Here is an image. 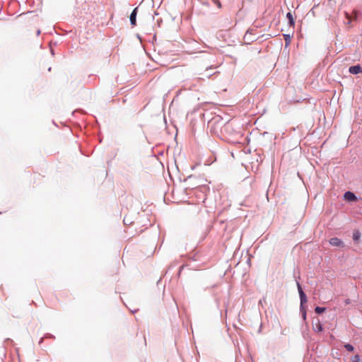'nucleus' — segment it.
I'll return each instance as SVG.
<instances>
[{"label": "nucleus", "instance_id": "1", "mask_svg": "<svg viewBox=\"0 0 362 362\" xmlns=\"http://www.w3.org/2000/svg\"><path fill=\"white\" fill-rule=\"evenodd\" d=\"M344 198L345 200H346L348 202H355L357 199L355 194L351 192H345L344 194Z\"/></svg>", "mask_w": 362, "mask_h": 362}, {"label": "nucleus", "instance_id": "2", "mask_svg": "<svg viewBox=\"0 0 362 362\" xmlns=\"http://www.w3.org/2000/svg\"><path fill=\"white\" fill-rule=\"evenodd\" d=\"M349 72L352 74H358L362 73V67L360 65L352 66L349 67Z\"/></svg>", "mask_w": 362, "mask_h": 362}, {"label": "nucleus", "instance_id": "3", "mask_svg": "<svg viewBox=\"0 0 362 362\" xmlns=\"http://www.w3.org/2000/svg\"><path fill=\"white\" fill-rule=\"evenodd\" d=\"M329 243L332 246L339 247L343 245V242L338 238H332L329 240Z\"/></svg>", "mask_w": 362, "mask_h": 362}, {"label": "nucleus", "instance_id": "4", "mask_svg": "<svg viewBox=\"0 0 362 362\" xmlns=\"http://www.w3.org/2000/svg\"><path fill=\"white\" fill-rule=\"evenodd\" d=\"M136 13H137V8H135L130 15V22L133 26L136 25Z\"/></svg>", "mask_w": 362, "mask_h": 362}, {"label": "nucleus", "instance_id": "5", "mask_svg": "<svg viewBox=\"0 0 362 362\" xmlns=\"http://www.w3.org/2000/svg\"><path fill=\"white\" fill-rule=\"evenodd\" d=\"M323 329L322 325L320 323V320H317V322L313 325V330L317 332H322Z\"/></svg>", "mask_w": 362, "mask_h": 362}, {"label": "nucleus", "instance_id": "6", "mask_svg": "<svg viewBox=\"0 0 362 362\" xmlns=\"http://www.w3.org/2000/svg\"><path fill=\"white\" fill-rule=\"evenodd\" d=\"M286 18L288 20V23H289L290 25L293 27L295 25V21H294L293 15L291 12L287 13Z\"/></svg>", "mask_w": 362, "mask_h": 362}, {"label": "nucleus", "instance_id": "7", "mask_svg": "<svg viewBox=\"0 0 362 362\" xmlns=\"http://www.w3.org/2000/svg\"><path fill=\"white\" fill-rule=\"evenodd\" d=\"M325 308H321V307H316L315 309V311L317 314H321L323 312H325Z\"/></svg>", "mask_w": 362, "mask_h": 362}, {"label": "nucleus", "instance_id": "8", "mask_svg": "<svg viewBox=\"0 0 362 362\" xmlns=\"http://www.w3.org/2000/svg\"><path fill=\"white\" fill-rule=\"evenodd\" d=\"M297 286L300 297L303 296V295H305L303 291L302 290L301 286L299 283H297Z\"/></svg>", "mask_w": 362, "mask_h": 362}, {"label": "nucleus", "instance_id": "9", "mask_svg": "<svg viewBox=\"0 0 362 362\" xmlns=\"http://www.w3.org/2000/svg\"><path fill=\"white\" fill-rule=\"evenodd\" d=\"M344 348H345L347 351H354V346H353L351 344H346L344 345Z\"/></svg>", "mask_w": 362, "mask_h": 362}, {"label": "nucleus", "instance_id": "10", "mask_svg": "<svg viewBox=\"0 0 362 362\" xmlns=\"http://www.w3.org/2000/svg\"><path fill=\"white\" fill-rule=\"evenodd\" d=\"M300 299L301 305L307 302V297L305 295H303V296H300Z\"/></svg>", "mask_w": 362, "mask_h": 362}, {"label": "nucleus", "instance_id": "11", "mask_svg": "<svg viewBox=\"0 0 362 362\" xmlns=\"http://www.w3.org/2000/svg\"><path fill=\"white\" fill-rule=\"evenodd\" d=\"M353 362H360L361 359L358 355H355L351 358Z\"/></svg>", "mask_w": 362, "mask_h": 362}, {"label": "nucleus", "instance_id": "12", "mask_svg": "<svg viewBox=\"0 0 362 362\" xmlns=\"http://www.w3.org/2000/svg\"><path fill=\"white\" fill-rule=\"evenodd\" d=\"M212 2L215 4L218 8L222 7L221 3L219 0H212Z\"/></svg>", "mask_w": 362, "mask_h": 362}, {"label": "nucleus", "instance_id": "13", "mask_svg": "<svg viewBox=\"0 0 362 362\" xmlns=\"http://www.w3.org/2000/svg\"><path fill=\"white\" fill-rule=\"evenodd\" d=\"M360 238V233L358 232L354 233L353 235V239L357 241Z\"/></svg>", "mask_w": 362, "mask_h": 362}, {"label": "nucleus", "instance_id": "14", "mask_svg": "<svg viewBox=\"0 0 362 362\" xmlns=\"http://www.w3.org/2000/svg\"><path fill=\"white\" fill-rule=\"evenodd\" d=\"M344 303L346 305H349L351 303V300L349 298H347L345 300Z\"/></svg>", "mask_w": 362, "mask_h": 362}]
</instances>
